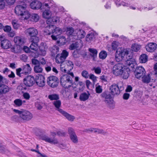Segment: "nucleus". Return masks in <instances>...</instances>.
I'll list each match as a JSON object with an SVG mask.
<instances>
[{"instance_id": "f3484780", "label": "nucleus", "mask_w": 157, "mask_h": 157, "mask_svg": "<svg viewBox=\"0 0 157 157\" xmlns=\"http://www.w3.org/2000/svg\"><path fill=\"white\" fill-rule=\"evenodd\" d=\"M146 50L149 52H154L157 48V44L155 43H148L146 45Z\"/></svg>"}, {"instance_id": "e433bc0d", "label": "nucleus", "mask_w": 157, "mask_h": 157, "mask_svg": "<svg viewBox=\"0 0 157 157\" xmlns=\"http://www.w3.org/2000/svg\"><path fill=\"white\" fill-rule=\"evenodd\" d=\"M76 86L78 88L79 90L80 91H83L85 87L84 83L82 81L79 82L78 84H77Z\"/></svg>"}, {"instance_id": "4d7b16f0", "label": "nucleus", "mask_w": 157, "mask_h": 157, "mask_svg": "<svg viewBox=\"0 0 157 157\" xmlns=\"http://www.w3.org/2000/svg\"><path fill=\"white\" fill-rule=\"evenodd\" d=\"M132 57L131 59H129V57H128L127 60L126 61L127 64L128 66H129V64H131L133 63H135V62L133 60V59L132 58Z\"/></svg>"}, {"instance_id": "c9c22d12", "label": "nucleus", "mask_w": 157, "mask_h": 157, "mask_svg": "<svg viewBox=\"0 0 157 157\" xmlns=\"http://www.w3.org/2000/svg\"><path fill=\"white\" fill-rule=\"evenodd\" d=\"M141 77L142 81L144 83H148L150 81L151 78L149 74H148L147 75H144Z\"/></svg>"}, {"instance_id": "603ef678", "label": "nucleus", "mask_w": 157, "mask_h": 157, "mask_svg": "<svg viewBox=\"0 0 157 157\" xmlns=\"http://www.w3.org/2000/svg\"><path fill=\"white\" fill-rule=\"evenodd\" d=\"M38 47V44H35L32 43L30 46V49L32 50L36 51V50Z\"/></svg>"}, {"instance_id": "ddd939ff", "label": "nucleus", "mask_w": 157, "mask_h": 157, "mask_svg": "<svg viewBox=\"0 0 157 157\" xmlns=\"http://www.w3.org/2000/svg\"><path fill=\"white\" fill-rule=\"evenodd\" d=\"M35 82L40 87H43L45 85V78L44 76L38 74L36 76Z\"/></svg>"}, {"instance_id": "aec40b11", "label": "nucleus", "mask_w": 157, "mask_h": 157, "mask_svg": "<svg viewBox=\"0 0 157 157\" xmlns=\"http://www.w3.org/2000/svg\"><path fill=\"white\" fill-rule=\"evenodd\" d=\"M1 46L2 48L7 49L11 48V44L10 41L5 39L1 41Z\"/></svg>"}, {"instance_id": "bf43d9fd", "label": "nucleus", "mask_w": 157, "mask_h": 157, "mask_svg": "<svg viewBox=\"0 0 157 157\" xmlns=\"http://www.w3.org/2000/svg\"><path fill=\"white\" fill-rule=\"evenodd\" d=\"M12 24L14 29H17L20 26L19 25L15 22V21H12Z\"/></svg>"}, {"instance_id": "6e6d98bb", "label": "nucleus", "mask_w": 157, "mask_h": 157, "mask_svg": "<svg viewBox=\"0 0 157 157\" xmlns=\"http://www.w3.org/2000/svg\"><path fill=\"white\" fill-rule=\"evenodd\" d=\"M81 74L83 77L86 78H88L89 76L88 72L86 70L82 71V72Z\"/></svg>"}, {"instance_id": "f8f14e48", "label": "nucleus", "mask_w": 157, "mask_h": 157, "mask_svg": "<svg viewBox=\"0 0 157 157\" xmlns=\"http://www.w3.org/2000/svg\"><path fill=\"white\" fill-rule=\"evenodd\" d=\"M48 30L50 32L49 33V35L52 33L56 36L60 35L62 32V30L61 29L53 25H49Z\"/></svg>"}, {"instance_id": "58836bf2", "label": "nucleus", "mask_w": 157, "mask_h": 157, "mask_svg": "<svg viewBox=\"0 0 157 157\" xmlns=\"http://www.w3.org/2000/svg\"><path fill=\"white\" fill-rule=\"evenodd\" d=\"M48 98L51 100H58L59 99V95L56 94H53L48 96Z\"/></svg>"}, {"instance_id": "2eb2a0df", "label": "nucleus", "mask_w": 157, "mask_h": 157, "mask_svg": "<svg viewBox=\"0 0 157 157\" xmlns=\"http://www.w3.org/2000/svg\"><path fill=\"white\" fill-rule=\"evenodd\" d=\"M109 90L110 93L113 95H118L120 94L118 85L115 84H113L110 86Z\"/></svg>"}, {"instance_id": "7ed1b4c3", "label": "nucleus", "mask_w": 157, "mask_h": 157, "mask_svg": "<svg viewBox=\"0 0 157 157\" xmlns=\"http://www.w3.org/2000/svg\"><path fill=\"white\" fill-rule=\"evenodd\" d=\"M125 56L126 58L129 57V59L132 58L133 57V53L131 49H124L121 51H116L115 59L117 62H119L123 59Z\"/></svg>"}, {"instance_id": "bb28decb", "label": "nucleus", "mask_w": 157, "mask_h": 157, "mask_svg": "<svg viewBox=\"0 0 157 157\" xmlns=\"http://www.w3.org/2000/svg\"><path fill=\"white\" fill-rule=\"evenodd\" d=\"M66 31V34L68 36H76L75 33L76 32V31H74V29L72 27H67Z\"/></svg>"}, {"instance_id": "338daca9", "label": "nucleus", "mask_w": 157, "mask_h": 157, "mask_svg": "<svg viewBox=\"0 0 157 157\" xmlns=\"http://www.w3.org/2000/svg\"><path fill=\"white\" fill-rule=\"evenodd\" d=\"M117 85H118V87L119 88V90H120V93L121 91H122L124 90V86L122 83H118Z\"/></svg>"}, {"instance_id": "a18cd8bd", "label": "nucleus", "mask_w": 157, "mask_h": 157, "mask_svg": "<svg viewBox=\"0 0 157 157\" xmlns=\"http://www.w3.org/2000/svg\"><path fill=\"white\" fill-rule=\"evenodd\" d=\"M8 150L6 148V146L0 143V152L2 153H7Z\"/></svg>"}, {"instance_id": "9d476101", "label": "nucleus", "mask_w": 157, "mask_h": 157, "mask_svg": "<svg viewBox=\"0 0 157 157\" xmlns=\"http://www.w3.org/2000/svg\"><path fill=\"white\" fill-rule=\"evenodd\" d=\"M23 82L26 86H31L35 83V79L33 76L28 75L24 78Z\"/></svg>"}, {"instance_id": "ea45409f", "label": "nucleus", "mask_w": 157, "mask_h": 157, "mask_svg": "<svg viewBox=\"0 0 157 157\" xmlns=\"http://www.w3.org/2000/svg\"><path fill=\"white\" fill-rule=\"evenodd\" d=\"M34 72L36 73H41L43 71V69L40 64H39L36 65L34 67Z\"/></svg>"}, {"instance_id": "e2e57ef3", "label": "nucleus", "mask_w": 157, "mask_h": 157, "mask_svg": "<svg viewBox=\"0 0 157 157\" xmlns=\"http://www.w3.org/2000/svg\"><path fill=\"white\" fill-rule=\"evenodd\" d=\"M32 63L33 64L37 65L40 64V62L35 59H32Z\"/></svg>"}, {"instance_id": "473e14b6", "label": "nucleus", "mask_w": 157, "mask_h": 157, "mask_svg": "<svg viewBox=\"0 0 157 157\" xmlns=\"http://www.w3.org/2000/svg\"><path fill=\"white\" fill-rule=\"evenodd\" d=\"M90 95L89 93L87 94L85 92L82 93L80 94L79 99L81 101H85L88 99Z\"/></svg>"}, {"instance_id": "f03ea898", "label": "nucleus", "mask_w": 157, "mask_h": 157, "mask_svg": "<svg viewBox=\"0 0 157 157\" xmlns=\"http://www.w3.org/2000/svg\"><path fill=\"white\" fill-rule=\"evenodd\" d=\"M74 77L73 73L70 72L68 74L63 75L60 78V82L61 84L65 88H68L73 85L74 83L72 79Z\"/></svg>"}, {"instance_id": "a878e982", "label": "nucleus", "mask_w": 157, "mask_h": 157, "mask_svg": "<svg viewBox=\"0 0 157 157\" xmlns=\"http://www.w3.org/2000/svg\"><path fill=\"white\" fill-rule=\"evenodd\" d=\"M21 68L22 69V71L24 74L25 75L30 73L31 70V68L29 64H27L26 65H24Z\"/></svg>"}, {"instance_id": "de8ad7c7", "label": "nucleus", "mask_w": 157, "mask_h": 157, "mask_svg": "<svg viewBox=\"0 0 157 157\" xmlns=\"http://www.w3.org/2000/svg\"><path fill=\"white\" fill-rule=\"evenodd\" d=\"M68 67V70L70 71L73 68L74 64L71 61H68L66 63Z\"/></svg>"}, {"instance_id": "393cba45", "label": "nucleus", "mask_w": 157, "mask_h": 157, "mask_svg": "<svg viewBox=\"0 0 157 157\" xmlns=\"http://www.w3.org/2000/svg\"><path fill=\"white\" fill-rule=\"evenodd\" d=\"M60 113L65 117L69 121H72L75 119V117L74 116L69 114L64 110Z\"/></svg>"}, {"instance_id": "5fc2aeb1", "label": "nucleus", "mask_w": 157, "mask_h": 157, "mask_svg": "<svg viewBox=\"0 0 157 157\" xmlns=\"http://www.w3.org/2000/svg\"><path fill=\"white\" fill-rule=\"evenodd\" d=\"M93 70L94 71V72L97 74H99L101 72V70L99 67H94L93 68Z\"/></svg>"}, {"instance_id": "9b49d317", "label": "nucleus", "mask_w": 157, "mask_h": 157, "mask_svg": "<svg viewBox=\"0 0 157 157\" xmlns=\"http://www.w3.org/2000/svg\"><path fill=\"white\" fill-rule=\"evenodd\" d=\"M145 73L144 69L140 66L137 67L134 72L136 77L139 79L145 75Z\"/></svg>"}, {"instance_id": "a211bd4d", "label": "nucleus", "mask_w": 157, "mask_h": 157, "mask_svg": "<svg viewBox=\"0 0 157 157\" xmlns=\"http://www.w3.org/2000/svg\"><path fill=\"white\" fill-rule=\"evenodd\" d=\"M44 9H45V10L43 12V17L44 18L48 19L47 20V22L48 24H49V22L51 20V19H49L51 16L50 12L49 10L50 7L48 6V8H47L46 7H44Z\"/></svg>"}, {"instance_id": "680f3d73", "label": "nucleus", "mask_w": 157, "mask_h": 157, "mask_svg": "<svg viewBox=\"0 0 157 157\" xmlns=\"http://www.w3.org/2000/svg\"><path fill=\"white\" fill-rule=\"evenodd\" d=\"M90 78L92 79L94 83L97 81V78L94 75L90 74L89 75Z\"/></svg>"}, {"instance_id": "c85d7f7f", "label": "nucleus", "mask_w": 157, "mask_h": 157, "mask_svg": "<svg viewBox=\"0 0 157 157\" xmlns=\"http://www.w3.org/2000/svg\"><path fill=\"white\" fill-rule=\"evenodd\" d=\"M105 101L108 106L111 109L114 108L115 106V103L113 99L109 100H105Z\"/></svg>"}, {"instance_id": "13d9d810", "label": "nucleus", "mask_w": 157, "mask_h": 157, "mask_svg": "<svg viewBox=\"0 0 157 157\" xmlns=\"http://www.w3.org/2000/svg\"><path fill=\"white\" fill-rule=\"evenodd\" d=\"M3 29L4 31L5 32H9L11 30V27L9 25H6L5 26H3Z\"/></svg>"}, {"instance_id": "20e7f679", "label": "nucleus", "mask_w": 157, "mask_h": 157, "mask_svg": "<svg viewBox=\"0 0 157 157\" xmlns=\"http://www.w3.org/2000/svg\"><path fill=\"white\" fill-rule=\"evenodd\" d=\"M13 111L19 114V117L23 122H25L30 120L33 117V114L29 111L26 110L22 111L14 109Z\"/></svg>"}, {"instance_id": "69168bd1", "label": "nucleus", "mask_w": 157, "mask_h": 157, "mask_svg": "<svg viewBox=\"0 0 157 157\" xmlns=\"http://www.w3.org/2000/svg\"><path fill=\"white\" fill-rule=\"evenodd\" d=\"M5 0H2L0 1V10L3 9L5 7Z\"/></svg>"}, {"instance_id": "7c9ffc66", "label": "nucleus", "mask_w": 157, "mask_h": 157, "mask_svg": "<svg viewBox=\"0 0 157 157\" xmlns=\"http://www.w3.org/2000/svg\"><path fill=\"white\" fill-rule=\"evenodd\" d=\"M29 18L30 20L31 21L36 22L39 20V17L37 14L33 13L32 14H30V17Z\"/></svg>"}, {"instance_id": "09e8293b", "label": "nucleus", "mask_w": 157, "mask_h": 157, "mask_svg": "<svg viewBox=\"0 0 157 157\" xmlns=\"http://www.w3.org/2000/svg\"><path fill=\"white\" fill-rule=\"evenodd\" d=\"M13 102L16 106L19 107L22 105V101L20 99H17L14 100Z\"/></svg>"}, {"instance_id": "cd10ccee", "label": "nucleus", "mask_w": 157, "mask_h": 157, "mask_svg": "<svg viewBox=\"0 0 157 157\" xmlns=\"http://www.w3.org/2000/svg\"><path fill=\"white\" fill-rule=\"evenodd\" d=\"M14 41L17 45L20 46L24 43L23 39L21 36H16L14 38Z\"/></svg>"}, {"instance_id": "4c0bfd02", "label": "nucleus", "mask_w": 157, "mask_h": 157, "mask_svg": "<svg viewBox=\"0 0 157 157\" xmlns=\"http://www.w3.org/2000/svg\"><path fill=\"white\" fill-rule=\"evenodd\" d=\"M101 97L105 99V100H109L113 99L111 95L109 93L104 92L101 94Z\"/></svg>"}, {"instance_id": "f257e3e1", "label": "nucleus", "mask_w": 157, "mask_h": 157, "mask_svg": "<svg viewBox=\"0 0 157 157\" xmlns=\"http://www.w3.org/2000/svg\"><path fill=\"white\" fill-rule=\"evenodd\" d=\"M26 4L24 2H21L20 4L17 5L15 9L16 14L21 16L24 19L27 20L30 17V13L26 10Z\"/></svg>"}, {"instance_id": "dca6fc26", "label": "nucleus", "mask_w": 157, "mask_h": 157, "mask_svg": "<svg viewBox=\"0 0 157 157\" xmlns=\"http://www.w3.org/2000/svg\"><path fill=\"white\" fill-rule=\"evenodd\" d=\"M130 72V69L125 66L122 70L121 73L120 75L123 79H126L128 78L129 76Z\"/></svg>"}, {"instance_id": "0e129e2a", "label": "nucleus", "mask_w": 157, "mask_h": 157, "mask_svg": "<svg viewBox=\"0 0 157 157\" xmlns=\"http://www.w3.org/2000/svg\"><path fill=\"white\" fill-rule=\"evenodd\" d=\"M111 46L113 50H116L117 47V42L116 41H113L111 44Z\"/></svg>"}, {"instance_id": "5701e85b", "label": "nucleus", "mask_w": 157, "mask_h": 157, "mask_svg": "<svg viewBox=\"0 0 157 157\" xmlns=\"http://www.w3.org/2000/svg\"><path fill=\"white\" fill-rule=\"evenodd\" d=\"M82 46V41L79 40L75 42L74 43L72 44L70 46L69 48L71 50H73L76 48H81Z\"/></svg>"}, {"instance_id": "2f4dec72", "label": "nucleus", "mask_w": 157, "mask_h": 157, "mask_svg": "<svg viewBox=\"0 0 157 157\" xmlns=\"http://www.w3.org/2000/svg\"><path fill=\"white\" fill-rule=\"evenodd\" d=\"M46 45H44V44H41L39 48V53L40 55L45 56L46 54V51L45 50Z\"/></svg>"}, {"instance_id": "f704fd0d", "label": "nucleus", "mask_w": 157, "mask_h": 157, "mask_svg": "<svg viewBox=\"0 0 157 157\" xmlns=\"http://www.w3.org/2000/svg\"><path fill=\"white\" fill-rule=\"evenodd\" d=\"M148 56L146 54H142L140 57L139 60L140 63H144L147 61Z\"/></svg>"}, {"instance_id": "b1692460", "label": "nucleus", "mask_w": 157, "mask_h": 157, "mask_svg": "<svg viewBox=\"0 0 157 157\" xmlns=\"http://www.w3.org/2000/svg\"><path fill=\"white\" fill-rule=\"evenodd\" d=\"M51 52V55L52 56H54L59 51V48L56 45H54L51 47L49 49Z\"/></svg>"}, {"instance_id": "423d86ee", "label": "nucleus", "mask_w": 157, "mask_h": 157, "mask_svg": "<svg viewBox=\"0 0 157 157\" xmlns=\"http://www.w3.org/2000/svg\"><path fill=\"white\" fill-rule=\"evenodd\" d=\"M47 82L49 86L52 88H54L58 86L59 80L56 76L51 75L47 78Z\"/></svg>"}, {"instance_id": "4468645a", "label": "nucleus", "mask_w": 157, "mask_h": 157, "mask_svg": "<svg viewBox=\"0 0 157 157\" xmlns=\"http://www.w3.org/2000/svg\"><path fill=\"white\" fill-rule=\"evenodd\" d=\"M38 32L37 30L34 28H30L27 29L25 31V34L30 37L36 36Z\"/></svg>"}, {"instance_id": "0eeeda50", "label": "nucleus", "mask_w": 157, "mask_h": 157, "mask_svg": "<svg viewBox=\"0 0 157 157\" xmlns=\"http://www.w3.org/2000/svg\"><path fill=\"white\" fill-rule=\"evenodd\" d=\"M125 66L121 63H119L115 64L112 68L113 73L116 75H120Z\"/></svg>"}, {"instance_id": "8fccbe9b", "label": "nucleus", "mask_w": 157, "mask_h": 157, "mask_svg": "<svg viewBox=\"0 0 157 157\" xmlns=\"http://www.w3.org/2000/svg\"><path fill=\"white\" fill-rule=\"evenodd\" d=\"M106 52L105 51H101L99 54V57L102 59H105L107 56Z\"/></svg>"}, {"instance_id": "79ce46f5", "label": "nucleus", "mask_w": 157, "mask_h": 157, "mask_svg": "<svg viewBox=\"0 0 157 157\" xmlns=\"http://www.w3.org/2000/svg\"><path fill=\"white\" fill-rule=\"evenodd\" d=\"M94 38V35L93 33H90L88 34L86 38V40L88 42L91 41Z\"/></svg>"}, {"instance_id": "3c124183", "label": "nucleus", "mask_w": 157, "mask_h": 157, "mask_svg": "<svg viewBox=\"0 0 157 157\" xmlns=\"http://www.w3.org/2000/svg\"><path fill=\"white\" fill-rule=\"evenodd\" d=\"M60 68L61 71L62 72L67 73V74H68L69 73H70V72H71L69 71L68 70V69H66V68L65 67L64 65H63V63L61 64L60 65Z\"/></svg>"}, {"instance_id": "c756f323", "label": "nucleus", "mask_w": 157, "mask_h": 157, "mask_svg": "<svg viewBox=\"0 0 157 157\" xmlns=\"http://www.w3.org/2000/svg\"><path fill=\"white\" fill-rule=\"evenodd\" d=\"M60 54H58L56 57L55 60L56 63H62L65 60V59Z\"/></svg>"}, {"instance_id": "72a5a7b5", "label": "nucleus", "mask_w": 157, "mask_h": 157, "mask_svg": "<svg viewBox=\"0 0 157 157\" xmlns=\"http://www.w3.org/2000/svg\"><path fill=\"white\" fill-rule=\"evenodd\" d=\"M93 130V132L95 133L102 134L104 135H106L107 134V132H106L105 131L102 129L94 128Z\"/></svg>"}, {"instance_id": "412c9836", "label": "nucleus", "mask_w": 157, "mask_h": 157, "mask_svg": "<svg viewBox=\"0 0 157 157\" xmlns=\"http://www.w3.org/2000/svg\"><path fill=\"white\" fill-rule=\"evenodd\" d=\"M75 34L76 36H75V38L80 40L81 39L83 38L84 37L85 33L83 30L79 29L77 32L75 33Z\"/></svg>"}, {"instance_id": "6e6552de", "label": "nucleus", "mask_w": 157, "mask_h": 157, "mask_svg": "<svg viewBox=\"0 0 157 157\" xmlns=\"http://www.w3.org/2000/svg\"><path fill=\"white\" fill-rule=\"evenodd\" d=\"M68 132L71 141L74 144L78 143V138L74 129L71 127L69 128Z\"/></svg>"}, {"instance_id": "864d4df0", "label": "nucleus", "mask_w": 157, "mask_h": 157, "mask_svg": "<svg viewBox=\"0 0 157 157\" xmlns=\"http://www.w3.org/2000/svg\"><path fill=\"white\" fill-rule=\"evenodd\" d=\"M60 54L63 57H63L64 58L66 59V58L68 56L69 53L66 50H64L62 51L61 53Z\"/></svg>"}, {"instance_id": "4be33fe9", "label": "nucleus", "mask_w": 157, "mask_h": 157, "mask_svg": "<svg viewBox=\"0 0 157 157\" xmlns=\"http://www.w3.org/2000/svg\"><path fill=\"white\" fill-rule=\"evenodd\" d=\"M53 105L55 107V109L61 113L63 110L60 108L61 106V101L60 100H57L54 101L53 102Z\"/></svg>"}, {"instance_id": "1a4fd4ad", "label": "nucleus", "mask_w": 157, "mask_h": 157, "mask_svg": "<svg viewBox=\"0 0 157 157\" xmlns=\"http://www.w3.org/2000/svg\"><path fill=\"white\" fill-rule=\"evenodd\" d=\"M40 139L45 142L52 144H58V141L57 139L54 137H50L46 135H43L40 137Z\"/></svg>"}, {"instance_id": "c03bdc74", "label": "nucleus", "mask_w": 157, "mask_h": 157, "mask_svg": "<svg viewBox=\"0 0 157 157\" xmlns=\"http://www.w3.org/2000/svg\"><path fill=\"white\" fill-rule=\"evenodd\" d=\"M22 69L21 68H19L16 69V75L19 77H22L23 76V75L24 74Z\"/></svg>"}, {"instance_id": "a19ab883", "label": "nucleus", "mask_w": 157, "mask_h": 157, "mask_svg": "<svg viewBox=\"0 0 157 157\" xmlns=\"http://www.w3.org/2000/svg\"><path fill=\"white\" fill-rule=\"evenodd\" d=\"M140 45L136 44H132V50L131 49L133 52V51L137 52L140 49Z\"/></svg>"}, {"instance_id": "37998d69", "label": "nucleus", "mask_w": 157, "mask_h": 157, "mask_svg": "<svg viewBox=\"0 0 157 157\" xmlns=\"http://www.w3.org/2000/svg\"><path fill=\"white\" fill-rule=\"evenodd\" d=\"M39 40V39L36 36H35L33 37H30V41L31 43L38 44Z\"/></svg>"}, {"instance_id": "6ab92c4d", "label": "nucleus", "mask_w": 157, "mask_h": 157, "mask_svg": "<svg viewBox=\"0 0 157 157\" xmlns=\"http://www.w3.org/2000/svg\"><path fill=\"white\" fill-rule=\"evenodd\" d=\"M10 90V88L4 84L0 83V95L5 94Z\"/></svg>"}, {"instance_id": "39448f33", "label": "nucleus", "mask_w": 157, "mask_h": 157, "mask_svg": "<svg viewBox=\"0 0 157 157\" xmlns=\"http://www.w3.org/2000/svg\"><path fill=\"white\" fill-rule=\"evenodd\" d=\"M30 6L32 9L37 10L41 9V10L44 9V7L48 8V5L47 3L42 4L41 2L38 1H34L30 4Z\"/></svg>"}, {"instance_id": "052dcab7", "label": "nucleus", "mask_w": 157, "mask_h": 157, "mask_svg": "<svg viewBox=\"0 0 157 157\" xmlns=\"http://www.w3.org/2000/svg\"><path fill=\"white\" fill-rule=\"evenodd\" d=\"M95 90L97 93L99 94L102 92V89L101 86L100 85H98L96 87Z\"/></svg>"}, {"instance_id": "49530a36", "label": "nucleus", "mask_w": 157, "mask_h": 157, "mask_svg": "<svg viewBox=\"0 0 157 157\" xmlns=\"http://www.w3.org/2000/svg\"><path fill=\"white\" fill-rule=\"evenodd\" d=\"M89 51L91 53L90 55L93 57H95L96 56L97 51L96 49L94 48H90L89 49Z\"/></svg>"}, {"instance_id": "774afa93", "label": "nucleus", "mask_w": 157, "mask_h": 157, "mask_svg": "<svg viewBox=\"0 0 157 157\" xmlns=\"http://www.w3.org/2000/svg\"><path fill=\"white\" fill-rule=\"evenodd\" d=\"M20 58L21 60L24 62H26L27 60L28 57L25 54H22L20 56Z\"/></svg>"}]
</instances>
